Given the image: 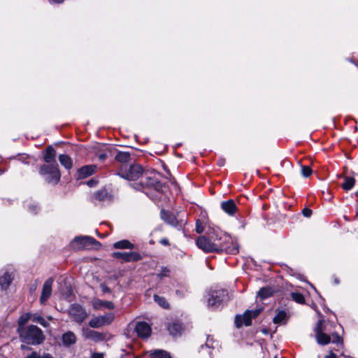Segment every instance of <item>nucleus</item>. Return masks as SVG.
Instances as JSON below:
<instances>
[{"instance_id": "f257e3e1", "label": "nucleus", "mask_w": 358, "mask_h": 358, "mask_svg": "<svg viewBox=\"0 0 358 358\" xmlns=\"http://www.w3.org/2000/svg\"><path fill=\"white\" fill-rule=\"evenodd\" d=\"M23 342L31 345H38L43 342L45 336L40 328L35 325H29L20 334Z\"/></svg>"}, {"instance_id": "f03ea898", "label": "nucleus", "mask_w": 358, "mask_h": 358, "mask_svg": "<svg viewBox=\"0 0 358 358\" xmlns=\"http://www.w3.org/2000/svg\"><path fill=\"white\" fill-rule=\"evenodd\" d=\"M39 173L48 183L52 185L57 184L61 178V173L57 164L41 165Z\"/></svg>"}, {"instance_id": "7ed1b4c3", "label": "nucleus", "mask_w": 358, "mask_h": 358, "mask_svg": "<svg viewBox=\"0 0 358 358\" xmlns=\"http://www.w3.org/2000/svg\"><path fill=\"white\" fill-rule=\"evenodd\" d=\"M136 187H134V188L143 192L147 189H153L155 191L160 192H162L164 188V185L160 181L155 177L149 176L148 173H144L141 178L140 183L136 184Z\"/></svg>"}, {"instance_id": "20e7f679", "label": "nucleus", "mask_w": 358, "mask_h": 358, "mask_svg": "<svg viewBox=\"0 0 358 358\" xmlns=\"http://www.w3.org/2000/svg\"><path fill=\"white\" fill-rule=\"evenodd\" d=\"M213 243L218 244L220 246L216 247L215 252H220L225 250L227 252L236 253L237 248H233L230 249L228 247V244L231 242V237L225 234H217L215 236H211Z\"/></svg>"}, {"instance_id": "39448f33", "label": "nucleus", "mask_w": 358, "mask_h": 358, "mask_svg": "<svg viewBox=\"0 0 358 358\" xmlns=\"http://www.w3.org/2000/svg\"><path fill=\"white\" fill-rule=\"evenodd\" d=\"M118 175L120 177L129 180H136L144 175V171L141 165L133 164L131 165L128 169H125L124 170L122 166L118 172Z\"/></svg>"}, {"instance_id": "423d86ee", "label": "nucleus", "mask_w": 358, "mask_h": 358, "mask_svg": "<svg viewBox=\"0 0 358 358\" xmlns=\"http://www.w3.org/2000/svg\"><path fill=\"white\" fill-rule=\"evenodd\" d=\"M72 246L76 250L90 249L100 243L94 238L90 236L76 237L72 241Z\"/></svg>"}, {"instance_id": "0eeeda50", "label": "nucleus", "mask_w": 358, "mask_h": 358, "mask_svg": "<svg viewBox=\"0 0 358 358\" xmlns=\"http://www.w3.org/2000/svg\"><path fill=\"white\" fill-rule=\"evenodd\" d=\"M114 319V313H108L92 318L89 322V325L92 328H100L106 325H109Z\"/></svg>"}, {"instance_id": "6e6552de", "label": "nucleus", "mask_w": 358, "mask_h": 358, "mask_svg": "<svg viewBox=\"0 0 358 358\" xmlns=\"http://www.w3.org/2000/svg\"><path fill=\"white\" fill-rule=\"evenodd\" d=\"M227 296V292L224 289L213 290L209 293L208 304L213 308H217Z\"/></svg>"}, {"instance_id": "1a4fd4ad", "label": "nucleus", "mask_w": 358, "mask_h": 358, "mask_svg": "<svg viewBox=\"0 0 358 358\" xmlns=\"http://www.w3.org/2000/svg\"><path fill=\"white\" fill-rule=\"evenodd\" d=\"M196 245L199 248L202 250L204 252H215L216 247H219L218 244H215L213 243L211 237L207 238L204 236H199L196 241Z\"/></svg>"}, {"instance_id": "9d476101", "label": "nucleus", "mask_w": 358, "mask_h": 358, "mask_svg": "<svg viewBox=\"0 0 358 358\" xmlns=\"http://www.w3.org/2000/svg\"><path fill=\"white\" fill-rule=\"evenodd\" d=\"M324 331L323 321L319 320L315 329V338L317 343L322 345H327L331 342V336L325 334Z\"/></svg>"}, {"instance_id": "9b49d317", "label": "nucleus", "mask_w": 358, "mask_h": 358, "mask_svg": "<svg viewBox=\"0 0 358 358\" xmlns=\"http://www.w3.org/2000/svg\"><path fill=\"white\" fill-rule=\"evenodd\" d=\"M115 259H120L124 262H137L142 259V256L136 252H115L112 254Z\"/></svg>"}, {"instance_id": "f8f14e48", "label": "nucleus", "mask_w": 358, "mask_h": 358, "mask_svg": "<svg viewBox=\"0 0 358 358\" xmlns=\"http://www.w3.org/2000/svg\"><path fill=\"white\" fill-rule=\"evenodd\" d=\"M70 314L73 320L78 323H82L88 316L85 310L78 305L71 307Z\"/></svg>"}, {"instance_id": "ddd939ff", "label": "nucleus", "mask_w": 358, "mask_h": 358, "mask_svg": "<svg viewBox=\"0 0 358 358\" xmlns=\"http://www.w3.org/2000/svg\"><path fill=\"white\" fill-rule=\"evenodd\" d=\"M54 282L52 278H50L46 280L43 285L42 292L40 297V301L42 304H44L46 301L50 298L52 293V287Z\"/></svg>"}, {"instance_id": "4468645a", "label": "nucleus", "mask_w": 358, "mask_h": 358, "mask_svg": "<svg viewBox=\"0 0 358 358\" xmlns=\"http://www.w3.org/2000/svg\"><path fill=\"white\" fill-rule=\"evenodd\" d=\"M135 331L141 338H148L151 334V327L145 322H138L136 324Z\"/></svg>"}, {"instance_id": "2eb2a0df", "label": "nucleus", "mask_w": 358, "mask_h": 358, "mask_svg": "<svg viewBox=\"0 0 358 358\" xmlns=\"http://www.w3.org/2000/svg\"><path fill=\"white\" fill-rule=\"evenodd\" d=\"M93 308L96 310L102 309L113 310L115 308L114 303L111 301H103L97 298H94L91 301Z\"/></svg>"}, {"instance_id": "dca6fc26", "label": "nucleus", "mask_w": 358, "mask_h": 358, "mask_svg": "<svg viewBox=\"0 0 358 358\" xmlns=\"http://www.w3.org/2000/svg\"><path fill=\"white\" fill-rule=\"evenodd\" d=\"M161 218L168 224L173 227H178L179 222L176 217L171 212L165 210H162L160 213Z\"/></svg>"}, {"instance_id": "f3484780", "label": "nucleus", "mask_w": 358, "mask_h": 358, "mask_svg": "<svg viewBox=\"0 0 358 358\" xmlns=\"http://www.w3.org/2000/svg\"><path fill=\"white\" fill-rule=\"evenodd\" d=\"M45 164H57L56 162V150L52 145L46 148L43 154Z\"/></svg>"}, {"instance_id": "a211bd4d", "label": "nucleus", "mask_w": 358, "mask_h": 358, "mask_svg": "<svg viewBox=\"0 0 358 358\" xmlns=\"http://www.w3.org/2000/svg\"><path fill=\"white\" fill-rule=\"evenodd\" d=\"M252 316L250 310H246L243 315H237L236 317L235 323L237 327H241L243 324L250 326L252 324Z\"/></svg>"}, {"instance_id": "6ab92c4d", "label": "nucleus", "mask_w": 358, "mask_h": 358, "mask_svg": "<svg viewBox=\"0 0 358 358\" xmlns=\"http://www.w3.org/2000/svg\"><path fill=\"white\" fill-rule=\"evenodd\" d=\"M76 341L77 337L73 331H69L62 336V345L66 348H69L75 344Z\"/></svg>"}, {"instance_id": "aec40b11", "label": "nucleus", "mask_w": 358, "mask_h": 358, "mask_svg": "<svg viewBox=\"0 0 358 358\" xmlns=\"http://www.w3.org/2000/svg\"><path fill=\"white\" fill-rule=\"evenodd\" d=\"M221 208L229 215H234L238 209L234 201L232 199L222 202Z\"/></svg>"}, {"instance_id": "412c9836", "label": "nucleus", "mask_w": 358, "mask_h": 358, "mask_svg": "<svg viewBox=\"0 0 358 358\" xmlns=\"http://www.w3.org/2000/svg\"><path fill=\"white\" fill-rule=\"evenodd\" d=\"M96 166L95 165H86L78 170L79 178H85L94 173Z\"/></svg>"}, {"instance_id": "4be33fe9", "label": "nucleus", "mask_w": 358, "mask_h": 358, "mask_svg": "<svg viewBox=\"0 0 358 358\" xmlns=\"http://www.w3.org/2000/svg\"><path fill=\"white\" fill-rule=\"evenodd\" d=\"M84 336L86 338L90 339L94 342L101 341L105 338L104 334L102 333L91 329H87L84 332Z\"/></svg>"}, {"instance_id": "5701e85b", "label": "nucleus", "mask_w": 358, "mask_h": 358, "mask_svg": "<svg viewBox=\"0 0 358 358\" xmlns=\"http://www.w3.org/2000/svg\"><path fill=\"white\" fill-rule=\"evenodd\" d=\"M167 329L171 335L176 336H180L182 334L183 328L182 324L180 322H173L168 325Z\"/></svg>"}, {"instance_id": "b1692460", "label": "nucleus", "mask_w": 358, "mask_h": 358, "mask_svg": "<svg viewBox=\"0 0 358 358\" xmlns=\"http://www.w3.org/2000/svg\"><path fill=\"white\" fill-rule=\"evenodd\" d=\"M13 280V276L11 273L6 272L2 276L0 277V287L2 289H7Z\"/></svg>"}, {"instance_id": "393cba45", "label": "nucleus", "mask_w": 358, "mask_h": 358, "mask_svg": "<svg viewBox=\"0 0 358 358\" xmlns=\"http://www.w3.org/2000/svg\"><path fill=\"white\" fill-rule=\"evenodd\" d=\"M149 358H171L170 355L163 350H150L146 352Z\"/></svg>"}, {"instance_id": "a878e982", "label": "nucleus", "mask_w": 358, "mask_h": 358, "mask_svg": "<svg viewBox=\"0 0 358 358\" xmlns=\"http://www.w3.org/2000/svg\"><path fill=\"white\" fill-rule=\"evenodd\" d=\"M60 164L66 169L69 170L73 167L72 159L67 155L62 154L58 157Z\"/></svg>"}, {"instance_id": "bb28decb", "label": "nucleus", "mask_w": 358, "mask_h": 358, "mask_svg": "<svg viewBox=\"0 0 358 358\" xmlns=\"http://www.w3.org/2000/svg\"><path fill=\"white\" fill-rule=\"evenodd\" d=\"M113 248L116 249H134V245L127 240H122L115 242L113 244Z\"/></svg>"}, {"instance_id": "cd10ccee", "label": "nucleus", "mask_w": 358, "mask_h": 358, "mask_svg": "<svg viewBox=\"0 0 358 358\" xmlns=\"http://www.w3.org/2000/svg\"><path fill=\"white\" fill-rule=\"evenodd\" d=\"M115 159L122 164H126L130 162L131 155L127 152H119L116 156Z\"/></svg>"}, {"instance_id": "c85d7f7f", "label": "nucleus", "mask_w": 358, "mask_h": 358, "mask_svg": "<svg viewBox=\"0 0 358 358\" xmlns=\"http://www.w3.org/2000/svg\"><path fill=\"white\" fill-rule=\"evenodd\" d=\"M273 293V289L271 287H262V289H259V291L258 292V296L262 299H265L272 296Z\"/></svg>"}, {"instance_id": "c756f323", "label": "nucleus", "mask_w": 358, "mask_h": 358, "mask_svg": "<svg viewBox=\"0 0 358 358\" xmlns=\"http://www.w3.org/2000/svg\"><path fill=\"white\" fill-rule=\"evenodd\" d=\"M31 320L34 322H36L40 324L43 327H48L49 323L40 315L37 313L32 314V319Z\"/></svg>"}, {"instance_id": "7c9ffc66", "label": "nucleus", "mask_w": 358, "mask_h": 358, "mask_svg": "<svg viewBox=\"0 0 358 358\" xmlns=\"http://www.w3.org/2000/svg\"><path fill=\"white\" fill-rule=\"evenodd\" d=\"M287 320V313L285 310H280L273 317V322L275 324H280Z\"/></svg>"}, {"instance_id": "2f4dec72", "label": "nucleus", "mask_w": 358, "mask_h": 358, "mask_svg": "<svg viewBox=\"0 0 358 358\" xmlns=\"http://www.w3.org/2000/svg\"><path fill=\"white\" fill-rule=\"evenodd\" d=\"M354 185L355 179L353 178L346 177L341 186L345 190L348 191L354 187Z\"/></svg>"}, {"instance_id": "473e14b6", "label": "nucleus", "mask_w": 358, "mask_h": 358, "mask_svg": "<svg viewBox=\"0 0 358 358\" xmlns=\"http://www.w3.org/2000/svg\"><path fill=\"white\" fill-rule=\"evenodd\" d=\"M292 299L298 303L303 304L305 299L302 294L299 292H292L290 294Z\"/></svg>"}, {"instance_id": "72a5a7b5", "label": "nucleus", "mask_w": 358, "mask_h": 358, "mask_svg": "<svg viewBox=\"0 0 358 358\" xmlns=\"http://www.w3.org/2000/svg\"><path fill=\"white\" fill-rule=\"evenodd\" d=\"M154 299L160 306L165 308H169V304L164 297L155 294Z\"/></svg>"}, {"instance_id": "f704fd0d", "label": "nucleus", "mask_w": 358, "mask_h": 358, "mask_svg": "<svg viewBox=\"0 0 358 358\" xmlns=\"http://www.w3.org/2000/svg\"><path fill=\"white\" fill-rule=\"evenodd\" d=\"M32 319V314L31 313H24L20 317L18 320V324L20 327L24 326L27 322Z\"/></svg>"}, {"instance_id": "c9c22d12", "label": "nucleus", "mask_w": 358, "mask_h": 358, "mask_svg": "<svg viewBox=\"0 0 358 358\" xmlns=\"http://www.w3.org/2000/svg\"><path fill=\"white\" fill-rule=\"evenodd\" d=\"M106 197H107V192L106 190L98 191L94 194V199L100 201L105 200V199Z\"/></svg>"}, {"instance_id": "e433bc0d", "label": "nucleus", "mask_w": 358, "mask_h": 358, "mask_svg": "<svg viewBox=\"0 0 358 358\" xmlns=\"http://www.w3.org/2000/svg\"><path fill=\"white\" fill-rule=\"evenodd\" d=\"M313 173L311 168L309 166H301V174L303 177L308 178Z\"/></svg>"}, {"instance_id": "4c0bfd02", "label": "nucleus", "mask_w": 358, "mask_h": 358, "mask_svg": "<svg viewBox=\"0 0 358 358\" xmlns=\"http://www.w3.org/2000/svg\"><path fill=\"white\" fill-rule=\"evenodd\" d=\"M331 336V341L334 343L340 344L342 345L343 339L342 338L336 333L332 334Z\"/></svg>"}, {"instance_id": "58836bf2", "label": "nucleus", "mask_w": 358, "mask_h": 358, "mask_svg": "<svg viewBox=\"0 0 358 358\" xmlns=\"http://www.w3.org/2000/svg\"><path fill=\"white\" fill-rule=\"evenodd\" d=\"M171 273L170 269L168 267H162L161 268L160 273L158 274L159 278L168 277L169 276Z\"/></svg>"}, {"instance_id": "ea45409f", "label": "nucleus", "mask_w": 358, "mask_h": 358, "mask_svg": "<svg viewBox=\"0 0 358 358\" xmlns=\"http://www.w3.org/2000/svg\"><path fill=\"white\" fill-rule=\"evenodd\" d=\"M204 230V228L199 220H197L196 222V231L198 234H201Z\"/></svg>"}, {"instance_id": "a19ab883", "label": "nucleus", "mask_w": 358, "mask_h": 358, "mask_svg": "<svg viewBox=\"0 0 358 358\" xmlns=\"http://www.w3.org/2000/svg\"><path fill=\"white\" fill-rule=\"evenodd\" d=\"M262 310V308H257L253 310H250V314L251 315L252 318H255L260 314Z\"/></svg>"}, {"instance_id": "79ce46f5", "label": "nucleus", "mask_w": 358, "mask_h": 358, "mask_svg": "<svg viewBox=\"0 0 358 358\" xmlns=\"http://www.w3.org/2000/svg\"><path fill=\"white\" fill-rule=\"evenodd\" d=\"M100 287L101 289V291L103 293H110L111 292L110 289L105 283H101L100 285Z\"/></svg>"}, {"instance_id": "37998d69", "label": "nucleus", "mask_w": 358, "mask_h": 358, "mask_svg": "<svg viewBox=\"0 0 358 358\" xmlns=\"http://www.w3.org/2000/svg\"><path fill=\"white\" fill-rule=\"evenodd\" d=\"M302 213L305 217H309L312 214V210L309 208H304L302 210Z\"/></svg>"}, {"instance_id": "c03bdc74", "label": "nucleus", "mask_w": 358, "mask_h": 358, "mask_svg": "<svg viewBox=\"0 0 358 358\" xmlns=\"http://www.w3.org/2000/svg\"><path fill=\"white\" fill-rule=\"evenodd\" d=\"M159 243L165 246H168L170 245L169 241L167 238H163L159 241Z\"/></svg>"}, {"instance_id": "a18cd8bd", "label": "nucleus", "mask_w": 358, "mask_h": 358, "mask_svg": "<svg viewBox=\"0 0 358 358\" xmlns=\"http://www.w3.org/2000/svg\"><path fill=\"white\" fill-rule=\"evenodd\" d=\"M97 157L99 160L103 161L107 158V155L106 153H100L97 155Z\"/></svg>"}, {"instance_id": "49530a36", "label": "nucleus", "mask_w": 358, "mask_h": 358, "mask_svg": "<svg viewBox=\"0 0 358 358\" xmlns=\"http://www.w3.org/2000/svg\"><path fill=\"white\" fill-rule=\"evenodd\" d=\"M332 279H333V283H334V285H339V283H340V280H339V278H338L336 275H333V276H332Z\"/></svg>"}, {"instance_id": "de8ad7c7", "label": "nucleus", "mask_w": 358, "mask_h": 358, "mask_svg": "<svg viewBox=\"0 0 358 358\" xmlns=\"http://www.w3.org/2000/svg\"><path fill=\"white\" fill-rule=\"evenodd\" d=\"M27 159H28V157L22 156L19 158V160H20L22 162L29 164V162L27 161Z\"/></svg>"}, {"instance_id": "09e8293b", "label": "nucleus", "mask_w": 358, "mask_h": 358, "mask_svg": "<svg viewBox=\"0 0 358 358\" xmlns=\"http://www.w3.org/2000/svg\"><path fill=\"white\" fill-rule=\"evenodd\" d=\"M324 358H337V357L334 353L331 352L329 355H327Z\"/></svg>"}, {"instance_id": "8fccbe9b", "label": "nucleus", "mask_w": 358, "mask_h": 358, "mask_svg": "<svg viewBox=\"0 0 358 358\" xmlns=\"http://www.w3.org/2000/svg\"><path fill=\"white\" fill-rule=\"evenodd\" d=\"M30 211L36 213L37 207L36 206H31L29 207Z\"/></svg>"}, {"instance_id": "3c124183", "label": "nucleus", "mask_w": 358, "mask_h": 358, "mask_svg": "<svg viewBox=\"0 0 358 358\" xmlns=\"http://www.w3.org/2000/svg\"><path fill=\"white\" fill-rule=\"evenodd\" d=\"M96 183V181H94L93 180H91L88 181V182H87L88 185L90 186V187H92Z\"/></svg>"}, {"instance_id": "603ef678", "label": "nucleus", "mask_w": 358, "mask_h": 358, "mask_svg": "<svg viewBox=\"0 0 358 358\" xmlns=\"http://www.w3.org/2000/svg\"><path fill=\"white\" fill-rule=\"evenodd\" d=\"M4 172L5 170L0 168V176L2 175Z\"/></svg>"}, {"instance_id": "864d4df0", "label": "nucleus", "mask_w": 358, "mask_h": 358, "mask_svg": "<svg viewBox=\"0 0 358 358\" xmlns=\"http://www.w3.org/2000/svg\"><path fill=\"white\" fill-rule=\"evenodd\" d=\"M262 332H263L264 334H268V331H267V330H266V329H263V330H262Z\"/></svg>"}, {"instance_id": "5fc2aeb1", "label": "nucleus", "mask_w": 358, "mask_h": 358, "mask_svg": "<svg viewBox=\"0 0 358 358\" xmlns=\"http://www.w3.org/2000/svg\"><path fill=\"white\" fill-rule=\"evenodd\" d=\"M48 319L49 320H52V317L51 316H50V317H48Z\"/></svg>"}, {"instance_id": "6e6d98bb", "label": "nucleus", "mask_w": 358, "mask_h": 358, "mask_svg": "<svg viewBox=\"0 0 358 358\" xmlns=\"http://www.w3.org/2000/svg\"><path fill=\"white\" fill-rule=\"evenodd\" d=\"M357 217H358V209H357Z\"/></svg>"}, {"instance_id": "4d7b16f0", "label": "nucleus", "mask_w": 358, "mask_h": 358, "mask_svg": "<svg viewBox=\"0 0 358 358\" xmlns=\"http://www.w3.org/2000/svg\"><path fill=\"white\" fill-rule=\"evenodd\" d=\"M275 358H276V357H275Z\"/></svg>"}]
</instances>
